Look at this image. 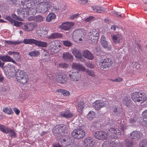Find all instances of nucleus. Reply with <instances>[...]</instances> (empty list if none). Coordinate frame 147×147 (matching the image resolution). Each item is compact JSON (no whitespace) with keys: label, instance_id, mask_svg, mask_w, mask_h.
I'll return each mask as SVG.
<instances>
[{"label":"nucleus","instance_id":"obj_11","mask_svg":"<svg viewBox=\"0 0 147 147\" xmlns=\"http://www.w3.org/2000/svg\"><path fill=\"white\" fill-rule=\"evenodd\" d=\"M108 102L97 100L95 101L93 104V107L96 110H99L101 108L105 107L108 104Z\"/></svg>","mask_w":147,"mask_h":147},{"label":"nucleus","instance_id":"obj_51","mask_svg":"<svg viewBox=\"0 0 147 147\" xmlns=\"http://www.w3.org/2000/svg\"><path fill=\"white\" fill-rule=\"evenodd\" d=\"M44 0H32V3H33V5H36V4L41 3L44 2Z\"/></svg>","mask_w":147,"mask_h":147},{"label":"nucleus","instance_id":"obj_4","mask_svg":"<svg viewBox=\"0 0 147 147\" xmlns=\"http://www.w3.org/2000/svg\"><path fill=\"white\" fill-rule=\"evenodd\" d=\"M131 98L135 102H140V103L143 102L146 99L145 95H143L142 93L138 92L133 93L131 96Z\"/></svg>","mask_w":147,"mask_h":147},{"label":"nucleus","instance_id":"obj_36","mask_svg":"<svg viewBox=\"0 0 147 147\" xmlns=\"http://www.w3.org/2000/svg\"><path fill=\"white\" fill-rule=\"evenodd\" d=\"M9 128L6 126L0 124V131L5 134L8 133Z\"/></svg>","mask_w":147,"mask_h":147},{"label":"nucleus","instance_id":"obj_63","mask_svg":"<svg viewBox=\"0 0 147 147\" xmlns=\"http://www.w3.org/2000/svg\"><path fill=\"white\" fill-rule=\"evenodd\" d=\"M53 147H62L61 146L59 143H54L52 144Z\"/></svg>","mask_w":147,"mask_h":147},{"label":"nucleus","instance_id":"obj_53","mask_svg":"<svg viewBox=\"0 0 147 147\" xmlns=\"http://www.w3.org/2000/svg\"><path fill=\"white\" fill-rule=\"evenodd\" d=\"M86 72V73L89 76L92 77H94L95 76V74L94 72L90 70L87 69Z\"/></svg>","mask_w":147,"mask_h":147},{"label":"nucleus","instance_id":"obj_38","mask_svg":"<svg viewBox=\"0 0 147 147\" xmlns=\"http://www.w3.org/2000/svg\"><path fill=\"white\" fill-rule=\"evenodd\" d=\"M95 117V113L92 111L89 112L87 115V118L89 120H91Z\"/></svg>","mask_w":147,"mask_h":147},{"label":"nucleus","instance_id":"obj_8","mask_svg":"<svg viewBox=\"0 0 147 147\" xmlns=\"http://www.w3.org/2000/svg\"><path fill=\"white\" fill-rule=\"evenodd\" d=\"M107 134L111 138H115L120 136L121 133L118 129L112 128L108 131Z\"/></svg>","mask_w":147,"mask_h":147},{"label":"nucleus","instance_id":"obj_10","mask_svg":"<svg viewBox=\"0 0 147 147\" xmlns=\"http://www.w3.org/2000/svg\"><path fill=\"white\" fill-rule=\"evenodd\" d=\"M71 67L73 71L79 72L80 71L84 72L86 71L85 68L82 65L76 62L72 63Z\"/></svg>","mask_w":147,"mask_h":147},{"label":"nucleus","instance_id":"obj_59","mask_svg":"<svg viewBox=\"0 0 147 147\" xmlns=\"http://www.w3.org/2000/svg\"><path fill=\"white\" fill-rule=\"evenodd\" d=\"M79 15V14L78 13H75L72 15H71L69 17V18L70 19L73 20L76 18Z\"/></svg>","mask_w":147,"mask_h":147},{"label":"nucleus","instance_id":"obj_54","mask_svg":"<svg viewBox=\"0 0 147 147\" xmlns=\"http://www.w3.org/2000/svg\"><path fill=\"white\" fill-rule=\"evenodd\" d=\"M59 67L63 68H66L68 67L69 65L66 63H60L58 65Z\"/></svg>","mask_w":147,"mask_h":147},{"label":"nucleus","instance_id":"obj_35","mask_svg":"<svg viewBox=\"0 0 147 147\" xmlns=\"http://www.w3.org/2000/svg\"><path fill=\"white\" fill-rule=\"evenodd\" d=\"M56 17V15L53 13H49L47 16L46 20L47 22H49L51 20L54 19Z\"/></svg>","mask_w":147,"mask_h":147},{"label":"nucleus","instance_id":"obj_19","mask_svg":"<svg viewBox=\"0 0 147 147\" xmlns=\"http://www.w3.org/2000/svg\"><path fill=\"white\" fill-rule=\"evenodd\" d=\"M111 60L108 58H105L100 63L99 65L101 68H104L106 67H109L112 64Z\"/></svg>","mask_w":147,"mask_h":147},{"label":"nucleus","instance_id":"obj_24","mask_svg":"<svg viewBox=\"0 0 147 147\" xmlns=\"http://www.w3.org/2000/svg\"><path fill=\"white\" fill-rule=\"evenodd\" d=\"M100 40L101 45L104 48L109 50L111 49V47L109 46L108 42L106 41L105 37L104 36H102Z\"/></svg>","mask_w":147,"mask_h":147},{"label":"nucleus","instance_id":"obj_44","mask_svg":"<svg viewBox=\"0 0 147 147\" xmlns=\"http://www.w3.org/2000/svg\"><path fill=\"white\" fill-rule=\"evenodd\" d=\"M140 147H147V139L143 140L139 143Z\"/></svg>","mask_w":147,"mask_h":147},{"label":"nucleus","instance_id":"obj_27","mask_svg":"<svg viewBox=\"0 0 147 147\" xmlns=\"http://www.w3.org/2000/svg\"><path fill=\"white\" fill-rule=\"evenodd\" d=\"M62 57L66 61L68 60L72 61L73 60V56L68 52H65L63 54Z\"/></svg>","mask_w":147,"mask_h":147},{"label":"nucleus","instance_id":"obj_14","mask_svg":"<svg viewBox=\"0 0 147 147\" xmlns=\"http://www.w3.org/2000/svg\"><path fill=\"white\" fill-rule=\"evenodd\" d=\"M94 136L96 138L102 140L106 139L107 137V135L106 132L100 131H96Z\"/></svg>","mask_w":147,"mask_h":147},{"label":"nucleus","instance_id":"obj_30","mask_svg":"<svg viewBox=\"0 0 147 147\" xmlns=\"http://www.w3.org/2000/svg\"><path fill=\"white\" fill-rule=\"evenodd\" d=\"M35 45L38 47H47L48 44L46 42L36 40Z\"/></svg>","mask_w":147,"mask_h":147},{"label":"nucleus","instance_id":"obj_29","mask_svg":"<svg viewBox=\"0 0 147 147\" xmlns=\"http://www.w3.org/2000/svg\"><path fill=\"white\" fill-rule=\"evenodd\" d=\"M76 32L78 34V36H77V38H75L77 39L76 40L77 41H82L84 38V34L82 32L81 30H78L76 31Z\"/></svg>","mask_w":147,"mask_h":147},{"label":"nucleus","instance_id":"obj_28","mask_svg":"<svg viewBox=\"0 0 147 147\" xmlns=\"http://www.w3.org/2000/svg\"><path fill=\"white\" fill-rule=\"evenodd\" d=\"M11 1L13 4L15 5L19 4L20 5H22L23 6L25 4H26L27 2H30L29 0H11Z\"/></svg>","mask_w":147,"mask_h":147},{"label":"nucleus","instance_id":"obj_25","mask_svg":"<svg viewBox=\"0 0 147 147\" xmlns=\"http://www.w3.org/2000/svg\"><path fill=\"white\" fill-rule=\"evenodd\" d=\"M60 114L62 116L66 118L71 117L73 115V114L68 110L61 112Z\"/></svg>","mask_w":147,"mask_h":147},{"label":"nucleus","instance_id":"obj_57","mask_svg":"<svg viewBox=\"0 0 147 147\" xmlns=\"http://www.w3.org/2000/svg\"><path fill=\"white\" fill-rule=\"evenodd\" d=\"M9 130L8 133H9L11 136L15 137V136L16 134L14 131L9 128Z\"/></svg>","mask_w":147,"mask_h":147},{"label":"nucleus","instance_id":"obj_56","mask_svg":"<svg viewBox=\"0 0 147 147\" xmlns=\"http://www.w3.org/2000/svg\"><path fill=\"white\" fill-rule=\"evenodd\" d=\"M126 147H131L133 145V143L131 141L126 140Z\"/></svg>","mask_w":147,"mask_h":147},{"label":"nucleus","instance_id":"obj_42","mask_svg":"<svg viewBox=\"0 0 147 147\" xmlns=\"http://www.w3.org/2000/svg\"><path fill=\"white\" fill-rule=\"evenodd\" d=\"M3 111L4 113L7 114H11L13 113V112L10 107H6L4 108Z\"/></svg>","mask_w":147,"mask_h":147},{"label":"nucleus","instance_id":"obj_33","mask_svg":"<svg viewBox=\"0 0 147 147\" xmlns=\"http://www.w3.org/2000/svg\"><path fill=\"white\" fill-rule=\"evenodd\" d=\"M36 40L34 39L26 38L24 39L23 42L26 44H34L35 45Z\"/></svg>","mask_w":147,"mask_h":147},{"label":"nucleus","instance_id":"obj_50","mask_svg":"<svg viewBox=\"0 0 147 147\" xmlns=\"http://www.w3.org/2000/svg\"><path fill=\"white\" fill-rule=\"evenodd\" d=\"M34 19L36 22H40L43 20V18L42 16L39 15L35 17Z\"/></svg>","mask_w":147,"mask_h":147},{"label":"nucleus","instance_id":"obj_58","mask_svg":"<svg viewBox=\"0 0 147 147\" xmlns=\"http://www.w3.org/2000/svg\"><path fill=\"white\" fill-rule=\"evenodd\" d=\"M8 53L10 55H13V57L14 56H15V55H18V53H17V52H16L11 51H8Z\"/></svg>","mask_w":147,"mask_h":147},{"label":"nucleus","instance_id":"obj_37","mask_svg":"<svg viewBox=\"0 0 147 147\" xmlns=\"http://www.w3.org/2000/svg\"><path fill=\"white\" fill-rule=\"evenodd\" d=\"M5 42L8 45H17L21 43V42L19 41H11L6 40Z\"/></svg>","mask_w":147,"mask_h":147},{"label":"nucleus","instance_id":"obj_31","mask_svg":"<svg viewBox=\"0 0 147 147\" xmlns=\"http://www.w3.org/2000/svg\"><path fill=\"white\" fill-rule=\"evenodd\" d=\"M26 74V73L24 71H22L20 70H18L16 72V80H17L18 79H20L21 77L23 76Z\"/></svg>","mask_w":147,"mask_h":147},{"label":"nucleus","instance_id":"obj_1","mask_svg":"<svg viewBox=\"0 0 147 147\" xmlns=\"http://www.w3.org/2000/svg\"><path fill=\"white\" fill-rule=\"evenodd\" d=\"M30 2H27L23 6V8H20L17 10L18 14L20 16L24 18L30 15L31 16L35 14L36 9L33 8V5Z\"/></svg>","mask_w":147,"mask_h":147},{"label":"nucleus","instance_id":"obj_26","mask_svg":"<svg viewBox=\"0 0 147 147\" xmlns=\"http://www.w3.org/2000/svg\"><path fill=\"white\" fill-rule=\"evenodd\" d=\"M92 9L95 12L102 13L103 12L107 11V9L101 8L98 6H93L91 7Z\"/></svg>","mask_w":147,"mask_h":147},{"label":"nucleus","instance_id":"obj_49","mask_svg":"<svg viewBox=\"0 0 147 147\" xmlns=\"http://www.w3.org/2000/svg\"><path fill=\"white\" fill-rule=\"evenodd\" d=\"M11 24H13V25L15 26L18 27L21 26L22 28V25H23V24L22 22H18L14 20H13V22Z\"/></svg>","mask_w":147,"mask_h":147},{"label":"nucleus","instance_id":"obj_41","mask_svg":"<svg viewBox=\"0 0 147 147\" xmlns=\"http://www.w3.org/2000/svg\"><path fill=\"white\" fill-rule=\"evenodd\" d=\"M57 91L62 93L65 96H69L70 94L69 92L66 90L59 89L57 90Z\"/></svg>","mask_w":147,"mask_h":147},{"label":"nucleus","instance_id":"obj_45","mask_svg":"<svg viewBox=\"0 0 147 147\" xmlns=\"http://www.w3.org/2000/svg\"><path fill=\"white\" fill-rule=\"evenodd\" d=\"M0 59L3 61H9L10 59H11V57L8 55H6L1 57Z\"/></svg>","mask_w":147,"mask_h":147},{"label":"nucleus","instance_id":"obj_34","mask_svg":"<svg viewBox=\"0 0 147 147\" xmlns=\"http://www.w3.org/2000/svg\"><path fill=\"white\" fill-rule=\"evenodd\" d=\"M68 132L67 133V134H65L66 136L64 135H63V136H62V137L65 136L66 138H62L61 140H59L60 141H61V142L62 144H65V145H67V143L69 141V138L68 136H67L68 134Z\"/></svg>","mask_w":147,"mask_h":147},{"label":"nucleus","instance_id":"obj_18","mask_svg":"<svg viewBox=\"0 0 147 147\" xmlns=\"http://www.w3.org/2000/svg\"><path fill=\"white\" fill-rule=\"evenodd\" d=\"M142 134L139 131H134L131 133L129 137L131 139L138 140L142 137Z\"/></svg>","mask_w":147,"mask_h":147},{"label":"nucleus","instance_id":"obj_61","mask_svg":"<svg viewBox=\"0 0 147 147\" xmlns=\"http://www.w3.org/2000/svg\"><path fill=\"white\" fill-rule=\"evenodd\" d=\"M79 51V50H77L76 49H73L71 51L73 54L75 56V57H76V55H77V53H78Z\"/></svg>","mask_w":147,"mask_h":147},{"label":"nucleus","instance_id":"obj_48","mask_svg":"<svg viewBox=\"0 0 147 147\" xmlns=\"http://www.w3.org/2000/svg\"><path fill=\"white\" fill-rule=\"evenodd\" d=\"M42 58L43 61H48L49 60V56L48 54H43L42 55Z\"/></svg>","mask_w":147,"mask_h":147},{"label":"nucleus","instance_id":"obj_22","mask_svg":"<svg viewBox=\"0 0 147 147\" xmlns=\"http://www.w3.org/2000/svg\"><path fill=\"white\" fill-rule=\"evenodd\" d=\"M112 40L116 44L120 43L122 41V37L120 34H114L111 35Z\"/></svg>","mask_w":147,"mask_h":147},{"label":"nucleus","instance_id":"obj_55","mask_svg":"<svg viewBox=\"0 0 147 147\" xmlns=\"http://www.w3.org/2000/svg\"><path fill=\"white\" fill-rule=\"evenodd\" d=\"M133 67L134 68H136L137 69L140 67L139 64L137 62H132Z\"/></svg>","mask_w":147,"mask_h":147},{"label":"nucleus","instance_id":"obj_43","mask_svg":"<svg viewBox=\"0 0 147 147\" xmlns=\"http://www.w3.org/2000/svg\"><path fill=\"white\" fill-rule=\"evenodd\" d=\"M5 67L7 69V71H9V72H13L15 71L14 67L12 65H11L10 64H8L7 66H5Z\"/></svg>","mask_w":147,"mask_h":147},{"label":"nucleus","instance_id":"obj_23","mask_svg":"<svg viewBox=\"0 0 147 147\" xmlns=\"http://www.w3.org/2000/svg\"><path fill=\"white\" fill-rule=\"evenodd\" d=\"M83 56L89 60L93 59L94 56L92 53L88 50H86L82 52Z\"/></svg>","mask_w":147,"mask_h":147},{"label":"nucleus","instance_id":"obj_5","mask_svg":"<svg viewBox=\"0 0 147 147\" xmlns=\"http://www.w3.org/2000/svg\"><path fill=\"white\" fill-rule=\"evenodd\" d=\"M67 78V75L65 71H59L55 74L54 78L58 82L63 83L65 81V79Z\"/></svg>","mask_w":147,"mask_h":147},{"label":"nucleus","instance_id":"obj_64","mask_svg":"<svg viewBox=\"0 0 147 147\" xmlns=\"http://www.w3.org/2000/svg\"><path fill=\"white\" fill-rule=\"evenodd\" d=\"M76 58L78 59H80L82 57V54L81 52H80V51L78 52V53H77V55H76V56L75 57Z\"/></svg>","mask_w":147,"mask_h":147},{"label":"nucleus","instance_id":"obj_9","mask_svg":"<svg viewBox=\"0 0 147 147\" xmlns=\"http://www.w3.org/2000/svg\"><path fill=\"white\" fill-rule=\"evenodd\" d=\"M37 25V24L35 22H28L26 24H23L22 28L27 31L30 32L33 30Z\"/></svg>","mask_w":147,"mask_h":147},{"label":"nucleus","instance_id":"obj_6","mask_svg":"<svg viewBox=\"0 0 147 147\" xmlns=\"http://www.w3.org/2000/svg\"><path fill=\"white\" fill-rule=\"evenodd\" d=\"M71 134L74 138L81 139L85 136L86 133L83 130L80 128L73 130L71 132Z\"/></svg>","mask_w":147,"mask_h":147},{"label":"nucleus","instance_id":"obj_62","mask_svg":"<svg viewBox=\"0 0 147 147\" xmlns=\"http://www.w3.org/2000/svg\"><path fill=\"white\" fill-rule=\"evenodd\" d=\"M4 18L7 20L9 21L11 23L13 22V20L9 16H6V17Z\"/></svg>","mask_w":147,"mask_h":147},{"label":"nucleus","instance_id":"obj_47","mask_svg":"<svg viewBox=\"0 0 147 147\" xmlns=\"http://www.w3.org/2000/svg\"><path fill=\"white\" fill-rule=\"evenodd\" d=\"M130 98L128 97H125L123 100V103L126 106H128L130 102Z\"/></svg>","mask_w":147,"mask_h":147},{"label":"nucleus","instance_id":"obj_32","mask_svg":"<svg viewBox=\"0 0 147 147\" xmlns=\"http://www.w3.org/2000/svg\"><path fill=\"white\" fill-rule=\"evenodd\" d=\"M62 37V35L61 34L55 33L51 34L50 35L47 37V38L49 39H54L58 38H61Z\"/></svg>","mask_w":147,"mask_h":147},{"label":"nucleus","instance_id":"obj_20","mask_svg":"<svg viewBox=\"0 0 147 147\" xmlns=\"http://www.w3.org/2000/svg\"><path fill=\"white\" fill-rule=\"evenodd\" d=\"M74 25L72 22H66L63 23L60 25V27L65 30H68Z\"/></svg>","mask_w":147,"mask_h":147},{"label":"nucleus","instance_id":"obj_13","mask_svg":"<svg viewBox=\"0 0 147 147\" xmlns=\"http://www.w3.org/2000/svg\"><path fill=\"white\" fill-rule=\"evenodd\" d=\"M120 144L118 140H115L111 142L106 141L104 142L102 147H116L119 146Z\"/></svg>","mask_w":147,"mask_h":147},{"label":"nucleus","instance_id":"obj_2","mask_svg":"<svg viewBox=\"0 0 147 147\" xmlns=\"http://www.w3.org/2000/svg\"><path fill=\"white\" fill-rule=\"evenodd\" d=\"M53 132L54 134H57L58 136L63 135L66 136L65 134H67L68 132V128L64 125H60L54 127L53 130Z\"/></svg>","mask_w":147,"mask_h":147},{"label":"nucleus","instance_id":"obj_60","mask_svg":"<svg viewBox=\"0 0 147 147\" xmlns=\"http://www.w3.org/2000/svg\"><path fill=\"white\" fill-rule=\"evenodd\" d=\"M88 0H78V3L84 5L87 3Z\"/></svg>","mask_w":147,"mask_h":147},{"label":"nucleus","instance_id":"obj_40","mask_svg":"<svg viewBox=\"0 0 147 147\" xmlns=\"http://www.w3.org/2000/svg\"><path fill=\"white\" fill-rule=\"evenodd\" d=\"M40 54L39 51L37 50H34L30 52L28 55L31 57H37Z\"/></svg>","mask_w":147,"mask_h":147},{"label":"nucleus","instance_id":"obj_46","mask_svg":"<svg viewBox=\"0 0 147 147\" xmlns=\"http://www.w3.org/2000/svg\"><path fill=\"white\" fill-rule=\"evenodd\" d=\"M84 107V103L82 101L79 102L78 104V109L79 112H80Z\"/></svg>","mask_w":147,"mask_h":147},{"label":"nucleus","instance_id":"obj_39","mask_svg":"<svg viewBox=\"0 0 147 147\" xmlns=\"http://www.w3.org/2000/svg\"><path fill=\"white\" fill-rule=\"evenodd\" d=\"M50 8L52 11L55 13H57L59 11V8L57 7L52 6L50 2V4L49 6V9Z\"/></svg>","mask_w":147,"mask_h":147},{"label":"nucleus","instance_id":"obj_16","mask_svg":"<svg viewBox=\"0 0 147 147\" xmlns=\"http://www.w3.org/2000/svg\"><path fill=\"white\" fill-rule=\"evenodd\" d=\"M142 115L143 119L141 118L140 119V118L138 119V121L139 123L147 127V110L143 112Z\"/></svg>","mask_w":147,"mask_h":147},{"label":"nucleus","instance_id":"obj_15","mask_svg":"<svg viewBox=\"0 0 147 147\" xmlns=\"http://www.w3.org/2000/svg\"><path fill=\"white\" fill-rule=\"evenodd\" d=\"M84 144L86 147H92L95 145L94 139L91 137H87L84 141Z\"/></svg>","mask_w":147,"mask_h":147},{"label":"nucleus","instance_id":"obj_3","mask_svg":"<svg viewBox=\"0 0 147 147\" xmlns=\"http://www.w3.org/2000/svg\"><path fill=\"white\" fill-rule=\"evenodd\" d=\"M50 4L49 1L44 2L41 3L37 4L36 7V12L38 13H44L49 9V6Z\"/></svg>","mask_w":147,"mask_h":147},{"label":"nucleus","instance_id":"obj_52","mask_svg":"<svg viewBox=\"0 0 147 147\" xmlns=\"http://www.w3.org/2000/svg\"><path fill=\"white\" fill-rule=\"evenodd\" d=\"M62 42L64 45L66 47H70L72 45V43L68 40H63Z\"/></svg>","mask_w":147,"mask_h":147},{"label":"nucleus","instance_id":"obj_21","mask_svg":"<svg viewBox=\"0 0 147 147\" xmlns=\"http://www.w3.org/2000/svg\"><path fill=\"white\" fill-rule=\"evenodd\" d=\"M17 81L21 86L26 85L28 81V77L26 74L21 77L20 79H18Z\"/></svg>","mask_w":147,"mask_h":147},{"label":"nucleus","instance_id":"obj_7","mask_svg":"<svg viewBox=\"0 0 147 147\" xmlns=\"http://www.w3.org/2000/svg\"><path fill=\"white\" fill-rule=\"evenodd\" d=\"M49 46L51 51L54 53H57L59 51V48L60 47L59 42L57 40H54L49 43Z\"/></svg>","mask_w":147,"mask_h":147},{"label":"nucleus","instance_id":"obj_12","mask_svg":"<svg viewBox=\"0 0 147 147\" xmlns=\"http://www.w3.org/2000/svg\"><path fill=\"white\" fill-rule=\"evenodd\" d=\"M98 32L96 29L92 30L89 34V39L92 42L96 41L98 39Z\"/></svg>","mask_w":147,"mask_h":147},{"label":"nucleus","instance_id":"obj_17","mask_svg":"<svg viewBox=\"0 0 147 147\" xmlns=\"http://www.w3.org/2000/svg\"><path fill=\"white\" fill-rule=\"evenodd\" d=\"M69 76L70 80L73 81H76L80 78L81 76L78 72H70Z\"/></svg>","mask_w":147,"mask_h":147}]
</instances>
